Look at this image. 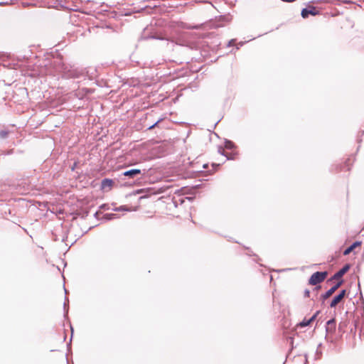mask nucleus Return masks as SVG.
I'll return each mask as SVG.
<instances>
[{
	"label": "nucleus",
	"mask_w": 364,
	"mask_h": 364,
	"mask_svg": "<svg viewBox=\"0 0 364 364\" xmlns=\"http://www.w3.org/2000/svg\"><path fill=\"white\" fill-rule=\"evenodd\" d=\"M113 184V181L111 179L105 178L102 180L101 183V188L104 191H109L111 189Z\"/></svg>",
	"instance_id": "nucleus-5"
},
{
	"label": "nucleus",
	"mask_w": 364,
	"mask_h": 364,
	"mask_svg": "<svg viewBox=\"0 0 364 364\" xmlns=\"http://www.w3.org/2000/svg\"><path fill=\"white\" fill-rule=\"evenodd\" d=\"M159 122V121H157L154 124H153V125L150 126V127H149V129H153V128H154V127H155V126H156Z\"/></svg>",
	"instance_id": "nucleus-14"
},
{
	"label": "nucleus",
	"mask_w": 364,
	"mask_h": 364,
	"mask_svg": "<svg viewBox=\"0 0 364 364\" xmlns=\"http://www.w3.org/2000/svg\"><path fill=\"white\" fill-rule=\"evenodd\" d=\"M361 245L360 242H355L343 252L344 255H349L355 247Z\"/></svg>",
	"instance_id": "nucleus-9"
},
{
	"label": "nucleus",
	"mask_w": 364,
	"mask_h": 364,
	"mask_svg": "<svg viewBox=\"0 0 364 364\" xmlns=\"http://www.w3.org/2000/svg\"><path fill=\"white\" fill-rule=\"evenodd\" d=\"M219 152H220V153H221V154H222V155H225V156H226V154H225V152H224V150H223V149H219Z\"/></svg>",
	"instance_id": "nucleus-16"
},
{
	"label": "nucleus",
	"mask_w": 364,
	"mask_h": 364,
	"mask_svg": "<svg viewBox=\"0 0 364 364\" xmlns=\"http://www.w3.org/2000/svg\"><path fill=\"white\" fill-rule=\"evenodd\" d=\"M326 272H316L311 276L309 279V284L311 285H316L322 282L326 279Z\"/></svg>",
	"instance_id": "nucleus-1"
},
{
	"label": "nucleus",
	"mask_w": 364,
	"mask_h": 364,
	"mask_svg": "<svg viewBox=\"0 0 364 364\" xmlns=\"http://www.w3.org/2000/svg\"><path fill=\"white\" fill-rule=\"evenodd\" d=\"M310 294V291L309 290H306L304 292V296L309 297Z\"/></svg>",
	"instance_id": "nucleus-13"
},
{
	"label": "nucleus",
	"mask_w": 364,
	"mask_h": 364,
	"mask_svg": "<svg viewBox=\"0 0 364 364\" xmlns=\"http://www.w3.org/2000/svg\"><path fill=\"white\" fill-rule=\"evenodd\" d=\"M341 282H338L336 284H335L333 287H331L330 289H328L325 294L322 296L323 299H326L330 296H331L335 291L341 286Z\"/></svg>",
	"instance_id": "nucleus-6"
},
{
	"label": "nucleus",
	"mask_w": 364,
	"mask_h": 364,
	"mask_svg": "<svg viewBox=\"0 0 364 364\" xmlns=\"http://www.w3.org/2000/svg\"><path fill=\"white\" fill-rule=\"evenodd\" d=\"M349 269V266L346 265L342 269H341L338 272H336L332 279H341Z\"/></svg>",
	"instance_id": "nucleus-7"
},
{
	"label": "nucleus",
	"mask_w": 364,
	"mask_h": 364,
	"mask_svg": "<svg viewBox=\"0 0 364 364\" xmlns=\"http://www.w3.org/2000/svg\"><path fill=\"white\" fill-rule=\"evenodd\" d=\"M8 135V132L6 131H1L0 132V137L2 138V139H4Z\"/></svg>",
	"instance_id": "nucleus-12"
},
{
	"label": "nucleus",
	"mask_w": 364,
	"mask_h": 364,
	"mask_svg": "<svg viewBox=\"0 0 364 364\" xmlns=\"http://www.w3.org/2000/svg\"><path fill=\"white\" fill-rule=\"evenodd\" d=\"M336 328V322L334 319H331L326 323V331L333 332Z\"/></svg>",
	"instance_id": "nucleus-10"
},
{
	"label": "nucleus",
	"mask_w": 364,
	"mask_h": 364,
	"mask_svg": "<svg viewBox=\"0 0 364 364\" xmlns=\"http://www.w3.org/2000/svg\"><path fill=\"white\" fill-rule=\"evenodd\" d=\"M318 14V11L314 6H309L307 8L304 9L301 11V16L304 18H306L309 15L316 16Z\"/></svg>",
	"instance_id": "nucleus-2"
},
{
	"label": "nucleus",
	"mask_w": 364,
	"mask_h": 364,
	"mask_svg": "<svg viewBox=\"0 0 364 364\" xmlns=\"http://www.w3.org/2000/svg\"><path fill=\"white\" fill-rule=\"evenodd\" d=\"M319 314V311H316L309 319L304 318L301 322L299 323V326L300 327H306L309 326L311 322H313L318 314Z\"/></svg>",
	"instance_id": "nucleus-4"
},
{
	"label": "nucleus",
	"mask_w": 364,
	"mask_h": 364,
	"mask_svg": "<svg viewBox=\"0 0 364 364\" xmlns=\"http://www.w3.org/2000/svg\"><path fill=\"white\" fill-rule=\"evenodd\" d=\"M139 173H141L140 169H131V170L125 171L123 174L125 176L134 178L135 176H136Z\"/></svg>",
	"instance_id": "nucleus-8"
},
{
	"label": "nucleus",
	"mask_w": 364,
	"mask_h": 364,
	"mask_svg": "<svg viewBox=\"0 0 364 364\" xmlns=\"http://www.w3.org/2000/svg\"><path fill=\"white\" fill-rule=\"evenodd\" d=\"M193 28H198V26H193Z\"/></svg>",
	"instance_id": "nucleus-17"
},
{
	"label": "nucleus",
	"mask_w": 364,
	"mask_h": 364,
	"mask_svg": "<svg viewBox=\"0 0 364 364\" xmlns=\"http://www.w3.org/2000/svg\"><path fill=\"white\" fill-rule=\"evenodd\" d=\"M225 148L228 149H232L234 146V144L231 141H227L225 145Z\"/></svg>",
	"instance_id": "nucleus-11"
},
{
	"label": "nucleus",
	"mask_w": 364,
	"mask_h": 364,
	"mask_svg": "<svg viewBox=\"0 0 364 364\" xmlns=\"http://www.w3.org/2000/svg\"><path fill=\"white\" fill-rule=\"evenodd\" d=\"M346 295V290H342L338 295L334 297V299L332 300L330 306L331 307H335L345 296Z\"/></svg>",
	"instance_id": "nucleus-3"
},
{
	"label": "nucleus",
	"mask_w": 364,
	"mask_h": 364,
	"mask_svg": "<svg viewBox=\"0 0 364 364\" xmlns=\"http://www.w3.org/2000/svg\"><path fill=\"white\" fill-rule=\"evenodd\" d=\"M119 210H128V209H127L124 206H121L120 208H118Z\"/></svg>",
	"instance_id": "nucleus-15"
}]
</instances>
